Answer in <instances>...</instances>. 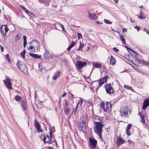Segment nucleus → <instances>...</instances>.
Masks as SVG:
<instances>
[{
  "label": "nucleus",
  "instance_id": "obj_1",
  "mask_svg": "<svg viewBox=\"0 0 149 149\" xmlns=\"http://www.w3.org/2000/svg\"><path fill=\"white\" fill-rule=\"evenodd\" d=\"M94 125L93 129L95 132L99 136L100 138H102V133L103 131L102 128L104 124L102 121H94Z\"/></svg>",
  "mask_w": 149,
  "mask_h": 149
},
{
  "label": "nucleus",
  "instance_id": "obj_2",
  "mask_svg": "<svg viewBox=\"0 0 149 149\" xmlns=\"http://www.w3.org/2000/svg\"><path fill=\"white\" fill-rule=\"evenodd\" d=\"M87 124L84 121H81L78 124V129L79 131L85 132L87 131Z\"/></svg>",
  "mask_w": 149,
  "mask_h": 149
},
{
  "label": "nucleus",
  "instance_id": "obj_3",
  "mask_svg": "<svg viewBox=\"0 0 149 149\" xmlns=\"http://www.w3.org/2000/svg\"><path fill=\"white\" fill-rule=\"evenodd\" d=\"M33 43H34V44H36V46H31L29 47V49L31 50L33 49L32 51L33 52H36L37 51L38 49L40 48V44L36 40H34L30 42V43L33 44Z\"/></svg>",
  "mask_w": 149,
  "mask_h": 149
},
{
  "label": "nucleus",
  "instance_id": "obj_4",
  "mask_svg": "<svg viewBox=\"0 0 149 149\" xmlns=\"http://www.w3.org/2000/svg\"><path fill=\"white\" fill-rule=\"evenodd\" d=\"M112 104L109 102H107L105 107L104 102L101 103L100 107L102 108L104 111L108 112L111 110Z\"/></svg>",
  "mask_w": 149,
  "mask_h": 149
},
{
  "label": "nucleus",
  "instance_id": "obj_5",
  "mask_svg": "<svg viewBox=\"0 0 149 149\" xmlns=\"http://www.w3.org/2000/svg\"><path fill=\"white\" fill-rule=\"evenodd\" d=\"M86 65L87 63L85 61H78L76 62L77 67L79 69H81Z\"/></svg>",
  "mask_w": 149,
  "mask_h": 149
},
{
  "label": "nucleus",
  "instance_id": "obj_6",
  "mask_svg": "<svg viewBox=\"0 0 149 149\" xmlns=\"http://www.w3.org/2000/svg\"><path fill=\"white\" fill-rule=\"evenodd\" d=\"M3 82L7 88L10 89H12V84L10 79L8 78L6 79L5 80H3Z\"/></svg>",
  "mask_w": 149,
  "mask_h": 149
},
{
  "label": "nucleus",
  "instance_id": "obj_7",
  "mask_svg": "<svg viewBox=\"0 0 149 149\" xmlns=\"http://www.w3.org/2000/svg\"><path fill=\"white\" fill-rule=\"evenodd\" d=\"M128 109L127 108H123L120 111V115L127 117L128 114Z\"/></svg>",
  "mask_w": 149,
  "mask_h": 149
},
{
  "label": "nucleus",
  "instance_id": "obj_8",
  "mask_svg": "<svg viewBox=\"0 0 149 149\" xmlns=\"http://www.w3.org/2000/svg\"><path fill=\"white\" fill-rule=\"evenodd\" d=\"M34 126L37 129V132H41L42 131V130L40 129V123L38 122V121L36 120H34Z\"/></svg>",
  "mask_w": 149,
  "mask_h": 149
},
{
  "label": "nucleus",
  "instance_id": "obj_9",
  "mask_svg": "<svg viewBox=\"0 0 149 149\" xmlns=\"http://www.w3.org/2000/svg\"><path fill=\"white\" fill-rule=\"evenodd\" d=\"M107 92L108 93H113L114 92L111 86V84H107L105 87Z\"/></svg>",
  "mask_w": 149,
  "mask_h": 149
},
{
  "label": "nucleus",
  "instance_id": "obj_10",
  "mask_svg": "<svg viewBox=\"0 0 149 149\" xmlns=\"http://www.w3.org/2000/svg\"><path fill=\"white\" fill-rule=\"evenodd\" d=\"M149 105V98L146 99L143 104L142 109L145 110L146 108Z\"/></svg>",
  "mask_w": 149,
  "mask_h": 149
},
{
  "label": "nucleus",
  "instance_id": "obj_11",
  "mask_svg": "<svg viewBox=\"0 0 149 149\" xmlns=\"http://www.w3.org/2000/svg\"><path fill=\"white\" fill-rule=\"evenodd\" d=\"M89 141L90 144L94 148L96 146L97 144V140L95 139L90 138Z\"/></svg>",
  "mask_w": 149,
  "mask_h": 149
},
{
  "label": "nucleus",
  "instance_id": "obj_12",
  "mask_svg": "<svg viewBox=\"0 0 149 149\" xmlns=\"http://www.w3.org/2000/svg\"><path fill=\"white\" fill-rule=\"evenodd\" d=\"M108 77V76H106L100 79L98 83L100 86L102 85L104 83L106 82Z\"/></svg>",
  "mask_w": 149,
  "mask_h": 149
},
{
  "label": "nucleus",
  "instance_id": "obj_13",
  "mask_svg": "<svg viewBox=\"0 0 149 149\" xmlns=\"http://www.w3.org/2000/svg\"><path fill=\"white\" fill-rule=\"evenodd\" d=\"M88 16L89 18L92 20H96L97 18L96 15L91 13L89 12H88Z\"/></svg>",
  "mask_w": 149,
  "mask_h": 149
},
{
  "label": "nucleus",
  "instance_id": "obj_14",
  "mask_svg": "<svg viewBox=\"0 0 149 149\" xmlns=\"http://www.w3.org/2000/svg\"><path fill=\"white\" fill-rule=\"evenodd\" d=\"M45 54H44V56L45 58L46 59H49L51 58V56L48 51L45 48Z\"/></svg>",
  "mask_w": 149,
  "mask_h": 149
},
{
  "label": "nucleus",
  "instance_id": "obj_15",
  "mask_svg": "<svg viewBox=\"0 0 149 149\" xmlns=\"http://www.w3.org/2000/svg\"><path fill=\"white\" fill-rule=\"evenodd\" d=\"M116 143L118 145H120L125 143V141L122 138H118L116 142Z\"/></svg>",
  "mask_w": 149,
  "mask_h": 149
},
{
  "label": "nucleus",
  "instance_id": "obj_16",
  "mask_svg": "<svg viewBox=\"0 0 149 149\" xmlns=\"http://www.w3.org/2000/svg\"><path fill=\"white\" fill-rule=\"evenodd\" d=\"M23 63L19 61H18L17 63V66L18 68H19L21 70H22V68L25 67L24 65H23Z\"/></svg>",
  "mask_w": 149,
  "mask_h": 149
},
{
  "label": "nucleus",
  "instance_id": "obj_17",
  "mask_svg": "<svg viewBox=\"0 0 149 149\" xmlns=\"http://www.w3.org/2000/svg\"><path fill=\"white\" fill-rule=\"evenodd\" d=\"M21 104L22 107L23 111H26V101L24 100H22L21 102Z\"/></svg>",
  "mask_w": 149,
  "mask_h": 149
},
{
  "label": "nucleus",
  "instance_id": "obj_18",
  "mask_svg": "<svg viewBox=\"0 0 149 149\" xmlns=\"http://www.w3.org/2000/svg\"><path fill=\"white\" fill-rule=\"evenodd\" d=\"M29 54L31 56L35 59L40 58L41 57L40 55H38L37 54H34L30 52L29 53Z\"/></svg>",
  "mask_w": 149,
  "mask_h": 149
},
{
  "label": "nucleus",
  "instance_id": "obj_19",
  "mask_svg": "<svg viewBox=\"0 0 149 149\" xmlns=\"http://www.w3.org/2000/svg\"><path fill=\"white\" fill-rule=\"evenodd\" d=\"M51 139L46 138V135H44V137L43 139V141L45 143H52L50 142Z\"/></svg>",
  "mask_w": 149,
  "mask_h": 149
},
{
  "label": "nucleus",
  "instance_id": "obj_20",
  "mask_svg": "<svg viewBox=\"0 0 149 149\" xmlns=\"http://www.w3.org/2000/svg\"><path fill=\"white\" fill-rule=\"evenodd\" d=\"M61 72H60L58 71L56 72L53 77V80H56V79L59 76Z\"/></svg>",
  "mask_w": 149,
  "mask_h": 149
},
{
  "label": "nucleus",
  "instance_id": "obj_21",
  "mask_svg": "<svg viewBox=\"0 0 149 149\" xmlns=\"http://www.w3.org/2000/svg\"><path fill=\"white\" fill-rule=\"evenodd\" d=\"M49 0H38L40 3H43L46 6H48L49 5V3L48 2Z\"/></svg>",
  "mask_w": 149,
  "mask_h": 149
},
{
  "label": "nucleus",
  "instance_id": "obj_22",
  "mask_svg": "<svg viewBox=\"0 0 149 149\" xmlns=\"http://www.w3.org/2000/svg\"><path fill=\"white\" fill-rule=\"evenodd\" d=\"M64 109H65L64 112L65 113V114L67 115H68V114L69 113H70V112L71 111V109H70L69 108H68V107L65 108H64Z\"/></svg>",
  "mask_w": 149,
  "mask_h": 149
},
{
  "label": "nucleus",
  "instance_id": "obj_23",
  "mask_svg": "<svg viewBox=\"0 0 149 149\" xmlns=\"http://www.w3.org/2000/svg\"><path fill=\"white\" fill-rule=\"evenodd\" d=\"M116 63L115 60L113 56L111 55V58L110 59V64L111 65H114Z\"/></svg>",
  "mask_w": 149,
  "mask_h": 149
},
{
  "label": "nucleus",
  "instance_id": "obj_24",
  "mask_svg": "<svg viewBox=\"0 0 149 149\" xmlns=\"http://www.w3.org/2000/svg\"><path fill=\"white\" fill-rule=\"evenodd\" d=\"M75 44V42L72 41L70 45L67 48V50L68 51H69L74 46Z\"/></svg>",
  "mask_w": 149,
  "mask_h": 149
},
{
  "label": "nucleus",
  "instance_id": "obj_25",
  "mask_svg": "<svg viewBox=\"0 0 149 149\" xmlns=\"http://www.w3.org/2000/svg\"><path fill=\"white\" fill-rule=\"evenodd\" d=\"M83 100L82 99H80L79 101L77 103V105L76 108V109H75V111H74V112H75V111H76V110L77 109V108L78 107V105L79 104L80 106H81L82 104V103H83Z\"/></svg>",
  "mask_w": 149,
  "mask_h": 149
},
{
  "label": "nucleus",
  "instance_id": "obj_26",
  "mask_svg": "<svg viewBox=\"0 0 149 149\" xmlns=\"http://www.w3.org/2000/svg\"><path fill=\"white\" fill-rule=\"evenodd\" d=\"M93 66H94L96 68H101V64L100 63H96L93 64Z\"/></svg>",
  "mask_w": 149,
  "mask_h": 149
},
{
  "label": "nucleus",
  "instance_id": "obj_27",
  "mask_svg": "<svg viewBox=\"0 0 149 149\" xmlns=\"http://www.w3.org/2000/svg\"><path fill=\"white\" fill-rule=\"evenodd\" d=\"M69 105L68 102L66 100H65L63 102V107L64 108L68 107Z\"/></svg>",
  "mask_w": 149,
  "mask_h": 149
},
{
  "label": "nucleus",
  "instance_id": "obj_28",
  "mask_svg": "<svg viewBox=\"0 0 149 149\" xmlns=\"http://www.w3.org/2000/svg\"><path fill=\"white\" fill-rule=\"evenodd\" d=\"M2 27H3V30L5 31V36H6L9 29L6 25H3V26H2Z\"/></svg>",
  "mask_w": 149,
  "mask_h": 149
},
{
  "label": "nucleus",
  "instance_id": "obj_29",
  "mask_svg": "<svg viewBox=\"0 0 149 149\" xmlns=\"http://www.w3.org/2000/svg\"><path fill=\"white\" fill-rule=\"evenodd\" d=\"M6 58L9 63H10L11 62V60L10 59V56L8 54L6 55Z\"/></svg>",
  "mask_w": 149,
  "mask_h": 149
},
{
  "label": "nucleus",
  "instance_id": "obj_30",
  "mask_svg": "<svg viewBox=\"0 0 149 149\" xmlns=\"http://www.w3.org/2000/svg\"><path fill=\"white\" fill-rule=\"evenodd\" d=\"M80 45L78 49H77V51H79V50H81L82 51V48L84 47V45L83 44H82L81 42H80Z\"/></svg>",
  "mask_w": 149,
  "mask_h": 149
},
{
  "label": "nucleus",
  "instance_id": "obj_31",
  "mask_svg": "<svg viewBox=\"0 0 149 149\" xmlns=\"http://www.w3.org/2000/svg\"><path fill=\"white\" fill-rule=\"evenodd\" d=\"M26 51L25 49H24L22 52H21V55L22 56L23 58L25 57V54L26 53Z\"/></svg>",
  "mask_w": 149,
  "mask_h": 149
},
{
  "label": "nucleus",
  "instance_id": "obj_32",
  "mask_svg": "<svg viewBox=\"0 0 149 149\" xmlns=\"http://www.w3.org/2000/svg\"><path fill=\"white\" fill-rule=\"evenodd\" d=\"M124 87L127 89L130 90L131 91H133V89H132V88L130 86H129L126 85H125L124 86Z\"/></svg>",
  "mask_w": 149,
  "mask_h": 149
},
{
  "label": "nucleus",
  "instance_id": "obj_33",
  "mask_svg": "<svg viewBox=\"0 0 149 149\" xmlns=\"http://www.w3.org/2000/svg\"><path fill=\"white\" fill-rule=\"evenodd\" d=\"M22 97H20L18 95H17L15 97V99L16 101H19L21 100Z\"/></svg>",
  "mask_w": 149,
  "mask_h": 149
},
{
  "label": "nucleus",
  "instance_id": "obj_34",
  "mask_svg": "<svg viewBox=\"0 0 149 149\" xmlns=\"http://www.w3.org/2000/svg\"><path fill=\"white\" fill-rule=\"evenodd\" d=\"M125 47L127 48V49L128 50H130V51H132L137 56V53L134 51L132 49L128 47L127 46H125Z\"/></svg>",
  "mask_w": 149,
  "mask_h": 149
},
{
  "label": "nucleus",
  "instance_id": "obj_35",
  "mask_svg": "<svg viewBox=\"0 0 149 149\" xmlns=\"http://www.w3.org/2000/svg\"><path fill=\"white\" fill-rule=\"evenodd\" d=\"M120 38L122 42H123L125 44V41L124 38L123 36L122 35L120 36Z\"/></svg>",
  "mask_w": 149,
  "mask_h": 149
},
{
  "label": "nucleus",
  "instance_id": "obj_36",
  "mask_svg": "<svg viewBox=\"0 0 149 149\" xmlns=\"http://www.w3.org/2000/svg\"><path fill=\"white\" fill-rule=\"evenodd\" d=\"M26 13L29 16H31V17H33V16H34V15L32 13H31V12L29 11V10H28L27 11V12Z\"/></svg>",
  "mask_w": 149,
  "mask_h": 149
},
{
  "label": "nucleus",
  "instance_id": "obj_37",
  "mask_svg": "<svg viewBox=\"0 0 149 149\" xmlns=\"http://www.w3.org/2000/svg\"><path fill=\"white\" fill-rule=\"evenodd\" d=\"M4 31V30H3V27H2V26H1V33L2 34L5 36V31Z\"/></svg>",
  "mask_w": 149,
  "mask_h": 149
},
{
  "label": "nucleus",
  "instance_id": "obj_38",
  "mask_svg": "<svg viewBox=\"0 0 149 149\" xmlns=\"http://www.w3.org/2000/svg\"><path fill=\"white\" fill-rule=\"evenodd\" d=\"M104 22L106 23L107 24H111V21L107 19H104Z\"/></svg>",
  "mask_w": 149,
  "mask_h": 149
},
{
  "label": "nucleus",
  "instance_id": "obj_39",
  "mask_svg": "<svg viewBox=\"0 0 149 149\" xmlns=\"http://www.w3.org/2000/svg\"><path fill=\"white\" fill-rule=\"evenodd\" d=\"M20 40V38L19 36V35H17L15 37V40L16 41H17Z\"/></svg>",
  "mask_w": 149,
  "mask_h": 149
},
{
  "label": "nucleus",
  "instance_id": "obj_40",
  "mask_svg": "<svg viewBox=\"0 0 149 149\" xmlns=\"http://www.w3.org/2000/svg\"><path fill=\"white\" fill-rule=\"evenodd\" d=\"M141 122L142 123H145V120L144 119V117L143 116H142V115H141Z\"/></svg>",
  "mask_w": 149,
  "mask_h": 149
},
{
  "label": "nucleus",
  "instance_id": "obj_41",
  "mask_svg": "<svg viewBox=\"0 0 149 149\" xmlns=\"http://www.w3.org/2000/svg\"><path fill=\"white\" fill-rule=\"evenodd\" d=\"M132 127V125L131 124H129L128 125L126 129V130H129Z\"/></svg>",
  "mask_w": 149,
  "mask_h": 149
},
{
  "label": "nucleus",
  "instance_id": "obj_42",
  "mask_svg": "<svg viewBox=\"0 0 149 149\" xmlns=\"http://www.w3.org/2000/svg\"><path fill=\"white\" fill-rule=\"evenodd\" d=\"M21 7L22 8V9L26 13L27 11L28 10H27L24 6H21Z\"/></svg>",
  "mask_w": 149,
  "mask_h": 149
},
{
  "label": "nucleus",
  "instance_id": "obj_43",
  "mask_svg": "<svg viewBox=\"0 0 149 149\" xmlns=\"http://www.w3.org/2000/svg\"><path fill=\"white\" fill-rule=\"evenodd\" d=\"M143 31L146 32V33L147 34H148L149 35V31L147 30V29H146V28H143Z\"/></svg>",
  "mask_w": 149,
  "mask_h": 149
},
{
  "label": "nucleus",
  "instance_id": "obj_44",
  "mask_svg": "<svg viewBox=\"0 0 149 149\" xmlns=\"http://www.w3.org/2000/svg\"><path fill=\"white\" fill-rule=\"evenodd\" d=\"M60 26L61 27L62 29L64 31H65V28H64V26L63 25H62V24H61V23L60 24Z\"/></svg>",
  "mask_w": 149,
  "mask_h": 149
},
{
  "label": "nucleus",
  "instance_id": "obj_45",
  "mask_svg": "<svg viewBox=\"0 0 149 149\" xmlns=\"http://www.w3.org/2000/svg\"><path fill=\"white\" fill-rule=\"evenodd\" d=\"M77 35L78 39H79L80 38H82V35L81 34L78 33H77Z\"/></svg>",
  "mask_w": 149,
  "mask_h": 149
},
{
  "label": "nucleus",
  "instance_id": "obj_46",
  "mask_svg": "<svg viewBox=\"0 0 149 149\" xmlns=\"http://www.w3.org/2000/svg\"><path fill=\"white\" fill-rule=\"evenodd\" d=\"M145 17H146L145 16L143 17L142 16V15H139L138 16V18L140 19H144Z\"/></svg>",
  "mask_w": 149,
  "mask_h": 149
},
{
  "label": "nucleus",
  "instance_id": "obj_47",
  "mask_svg": "<svg viewBox=\"0 0 149 149\" xmlns=\"http://www.w3.org/2000/svg\"><path fill=\"white\" fill-rule=\"evenodd\" d=\"M113 50L116 52H117L118 51V49L116 47H113Z\"/></svg>",
  "mask_w": 149,
  "mask_h": 149
},
{
  "label": "nucleus",
  "instance_id": "obj_48",
  "mask_svg": "<svg viewBox=\"0 0 149 149\" xmlns=\"http://www.w3.org/2000/svg\"><path fill=\"white\" fill-rule=\"evenodd\" d=\"M140 26H134V28L135 29H137L138 31H139L140 30Z\"/></svg>",
  "mask_w": 149,
  "mask_h": 149
},
{
  "label": "nucleus",
  "instance_id": "obj_49",
  "mask_svg": "<svg viewBox=\"0 0 149 149\" xmlns=\"http://www.w3.org/2000/svg\"><path fill=\"white\" fill-rule=\"evenodd\" d=\"M126 132L127 135L130 136L131 135V133L129 130H126Z\"/></svg>",
  "mask_w": 149,
  "mask_h": 149
},
{
  "label": "nucleus",
  "instance_id": "obj_50",
  "mask_svg": "<svg viewBox=\"0 0 149 149\" xmlns=\"http://www.w3.org/2000/svg\"><path fill=\"white\" fill-rule=\"evenodd\" d=\"M50 132H49V135L51 137H52V133L53 132V131L52 130H49Z\"/></svg>",
  "mask_w": 149,
  "mask_h": 149
},
{
  "label": "nucleus",
  "instance_id": "obj_51",
  "mask_svg": "<svg viewBox=\"0 0 149 149\" xmlns=\"http://www.w3.org/2000/svg\"><path fill=\"white\" fill-rule=\"evenodd\" d=\"M144 64L145 65H148L149 64V61H145V63H144Z\"/></svg>",
  "mask_w": 149,
  "mask_h": 149
},
{
  "label": "nucleus",
  "instance_id": "obj_52",
  "mask_svg": "<svg viewBox=\"0 0 149 149\" xmlns=\"http://www.w3.org/2000/svg\"><path fill=\"white\" fill-rule=\"evenodd\" d=\"M23 38L24 39V41L26 40V36H23Z\"/></svg>",
  "mask_w": 149,
  "mask_h": 149
},
{
  "label": "nucleus",
  "instance_id": "obj_53",
  "mask_svg": "<svg viewBox=\"0 0 149 149\" xmlns=\"http://www.w3.org/2000/svg\"><path fill=\"white\" fill-rule=\"evenodd\" d=\"M145 61L144 60H142V61H140V62L142 63L143 64H144L145 63Z\"/></svg>",
  "mask_w": 149,
  "mask_h": 149
},
{
  "label": "nucleus",
  "instance_id": "obj_54",
  "mask_svg": "<svg viewBox=\"0 0 149 149\" xmlns=\"http://www.w3.org/2000/svg\"><path fill=\"white\" fill-rule=\"evenodd\" d=\"M1 51L2 52H3V48H4L2 47V46H1Z\"/></svg>",
  "mask_w": 149,
  "mask_h": 149
},
{
  "label": "nucleus",
  "instance_id": "obj_55",
  "mask_svg": "<svg viewBox=\"0 0 149 149\" xmlns=\"http://www.w3.org/2000/svg\"><path fill=\"white\" fill-rule=\"evenodd\" d=\"M49 138V139H50V137H49V135H46V138Z\"/></svg>",
  "mask_w": 149,
  "mask_h": 149
},
{
  "label": "nucleus",
  "instance_id": "obj_56",
  "mask_svg": "<svg viewBox=\"0 0 149 149\" xmlns=\"http://www.w3.org/2000/svg\"><path fill=\"white\" fill-rule=\"evenodd\" d=\"M27 44V41L26 40H24V44L26 45Z\"/></svg>",
  "mask_w": 149,
  "mask_h": 149
},
{
  "label": "nucleus",
  "instance_id": "obj_57",
  "mask_svg": "<svg viewBox=\"0 0 149 149\" xmlns=\"http://www.w3.org/2000/svg\"><path fill=\"white\" fill-rule=\"evenodd\" d=\"M130 20L133 23V22H135L134 20H132L130 17Z\"/></svg>",
  "mask_w": 149,
  "mask_h": 149
},
{
  "label": "nucleus",
  "instance_id": "obj_58",
  "mask_svg": "<svg viewBox=\"0 0 149 149\" xmlns=\"http://www.w3.org/2000/svg\"><path fill=\"white\" fill-rule=\"evenodd\" d=\"M66 93H64V94H63L62 95L63 97H64L65 96V95H66Z\"/></svg>",
  "mask_w": 149,
  "mask_h": 149
},
{
  "label": "nucleus",
  "instance_id": "obj_59",
  "mask_svg": "<svg viewBox=\"0 0 149 149\" xmlns=\"http://www.w3.org/2000/svg\"><path fill=\"white\" fill-rule=\"evenodd\" d=\"M48 149H54L53 147H49Z\"/></svg>",
  "mask_w": 149,
  "mask_h": 149
},
{
  "label": "nucleus",
  "instance_id": "obj_60",
  "mask_svg": "<svg viewBox=\"0 0 149 149\" xmlns=\"http://www.w3.org/2000/svg\"><path fill=\"white\" fill-rule=\"evenodd\" d=\"M116 3H117L118 2V0H113Z\"/></svg>",
  "mask_w": 149,
  "mask_h": 149
},
{
  "label": "nucleus",
  "instance_id": "obj_61",
  "mask_svg": "<svg viewBox=\"0 0 149 149\" xmlns=\"http://www.w3.org/2000/svg\"><path fill=\"white\" fill-rule=\"evenodd\" d=\"M96 23L97 24H100L101 23L99 21H97L96 22Z\"/></svg>",
  "mask_w": 149,
  "mask_h": 149
},
{
  "label": "nucleus",
  "instance_id": "obj_62",
  "mask_svg": "<svg viewBox=\"0 0 149 149\" xmlns=\"http://www.w3.org/2000/svg\"><path fill=\"white\" fill-rule=\"evenodd\" d=\"M32 45V46H36V44H34V43H31Z\"/></svg>",
  "mask_w": 149,
  "mask_h": 149
},
{
  "label": "nucleus",
  "instance_id": "obj_63",
  "mask_svg": "<svg viewBox=\"0 0 149 149\" xmlns=\"http://www.w3.org/2000/svg\"><path fill=\"white\" fill-rule=\"evenodd\" d=\"M26 45H24V48H25L26 47Z\"/></svg>",
  "mask_w": 149,
  "mask_h": 149
},
{
  "label": "nucleus",
  "instance_id": "obj_64",
  "mask_svg": "<svg viewBox=\"0 0 149 149\" xmlns=\"http://www.w3.org/2000/svg\"><path fill=\"white\" fill-rule=\"evenodd\" d=\"M143 7V6H141L139 7V8H142Z\"/></svg>",
  "mask_w": 149,
  "mask_h": 149
}]
</instances>
